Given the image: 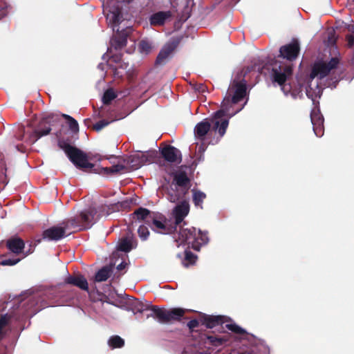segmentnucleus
I'll list each match as a JSON object with an SVG mask.
<instances>
[{
  "mask_svg": "<svg viewBox=\"0 0 354 354\" xmlns=\"http://www.w3.org/2000/svg\"><path fill=\"white\" fill-rule=\"evenodd\" d=\"M171 184L173 185V187L176 186L187 192L189 189V180L185 173L176 174Z\"/></svg>",
  "mask_w": 354,
  "mask_h": 354,
  "instance_id": "nucleus-21",
  "label": "nucleus"
},
{
  "mask_svg": "<svg viewBox=\"0 0 354 354\" xmlns=\"http://www.w3.org/2000/svg\"><path fill=\"white\" fill-rule=\"evenodd\" d=\"M189 211V205L187 201L183 200L180 204L177 205L173 210V215L175 218V230L183 221L185 216Z\"/></svg>",
  "mask_w": 354,
  "mask_h": 354,
  "instance_id": "nucleus-16",
  "label": "nucleus"
},
{
  "mask_svg": "<svg viewBox=\"0 0 354 354\" xmlns=\"http://www.w3.org/2000/svg\"><path fill=\"white\" fill-rule=\"evenodd\" d=\"M226 335H200L198 347L201 353L213 354L219 352L227 343ZM239 354H253L250 352H243Z\"/></svg>",
  "mask_w": 354,
  "mask_h": 354,
  "instance_id": "nucleus-9",
  "label": "nucleus"
},
{
  "mask_svg": "<svg viewBox=\"0 0 354 354\" xmlns=\"http://www.w3.org/2000/svg\"><path fill=\"white\" fill-rule=\"evenodd\" d=\"M6 245L12 252L18 254L22 252L25 243L21 239L14 236L7 241Z\"/></svg>",
  "mask_w": 354,
  "mask_h": 354,
  "instance_id": "nucleus-23",
  "label": "nucleus"
},
{
  "mask_svg": "<svg viewBox=\"0 0 354 354\" xmlns=\"http://www.w3.org/2000/svg\"><path fill=\"white\" fill-rule=\"evenodd\" d=\"M100 214L95 207H91L75 217L63 222L59 226L51 227L43 232L42 239L47 241H59L64 238L69 229L73 231L88 229L98 219Z\"/></svg>",
  "mask_w": 354,
  "mask_h": 354,
  "instance_id": "nucleus-4",
  "label": "nucleus"
},
{
  "mask_svg": "<svg viewBox=\"0 0 354 354\" xmlns=\"http://www.w3.org/2000/svg\"><path fill=\"white\" fill-rule=\"evenodd\" d=\"M140 50L142 53L148 54L152 49L151 43L147 40H142L140 42Z\"/></svg>",
  "mask_w": 354,
  "mask_h": 354,
  "instance_id": "nucleus-34",
  "label": "nucleus"
},
{
  "mask_svg": "<svg viewBox=\"0 0 354 354\" xmlns=\"http://www.w3.org/2000/svg\"><path fill=\"white\" fill-rule=\"evenodd\" d=\"M150 310L151 313L147 315V318L153 317L156 319L159 323L165 324L171 321H178L183 316L185 310L183 308H172L167 310L159 308L156 306L140 304L138 307V311L142 313L145 310Z\"/></svg>",
  "mask_w": 354,
  "mask_h": 354,
  "instance_id": "nucleus-7",
  "label": "nucleus"
},
{
  "mask_svg": "<svg viewBox=\"0 0 354 354\" xmlns=\"http://www.w3.org/2000/svg\"><path fill=\"white\" fill-rule=\"evenodd\" d=\"M36 297L30 295L26 297L18 296L12 299L0 301V340L7 334L13 321H21L32 317L41 310L37 306Z\"/></svg>",
  "mask_w": 354,
  "mask_h": 354,
  "instance_id": "nucleus-3",
  "label": "nucleus"
},
{
  "mask_svg": "<svg viewBox=\"0 0 354 354\" xmlns=\"http://www.w3.org/2000/svg\"><path fill=\"white\" fill-rule=\"evenodd\" d=\"M177 257L182 259V263L185 267H189L194 264L197 259L195 254L188 250H185L183 255L178 254Z\"/></svg>",
  "mask_w": 354,
  "mask_h": 354,
  "instance_id": "nucleus-28",
  "label": "nucleus"
},
{
  "mask_svg": "<svg viewBox=\"0 0 354 354\" xmlns=\"http://www.w3.org/2000/svg\"><path fill=\"white\" fill-rule=\"evenodd\" d=\"M171 15L170 11H159L149 17L150 24L153 26H162L170 19Z\"/></svg>",
  "mask_w": 354,
  "mask_h": 354,
  "instance_id": "nucleus-17",
  "label": "nucleus"
},
{
  "mask_svg": "<svg viewBox=\"0 0 354 354\" xmlns=\"http://www.w3.org/2000/svg\"><path fill=\"white\" fill-rule=\"evenodd\" d=\"M160 153L164 159L170 163L178 165L182 162L180 151L173 146L167 145L163 147Z\"/></svg>",
  "mask_w": 354,
  "mask_h": 354,
  "instance_id": "nucleus-13",
  "label": "nucleus"
},
{
  "mask_svg": "<svg viewBox=\"0 0 354 354\" xmlns=\"http://www.w3.org/2000/svg\"><path fill=\"white\" fill-rule=\"evenodd\" d=\"M224 316L204 315L203 324L209 328H213L225 322Z\"/></svg>",
  "mask_w": 354,
  "mask_h": 354,
  "instance_id": "nucleus-25",
  "label": "nucleus"
},
{
  "mask_svg": "<svg viewBox=\"0 0 354 354\" xmlns=\"http://www.w3.org/2000/svg\"><path fill=\"white\" fill-rule=\"evenodd\" d=\"M117 97V95L113 89L106 90L102 97V102L104 104H109L113 100Z\"/></svg>",
  "mask_w": 354,
  "mask_h": 354,
  "instance_id": "nucleus-32",
  "label": "nucleus"
},
{
  "mask_svg": "<svg viewBox=\"0 0 354 354\" xmlns=\"http://www.w3.org/2000/svg\"><path fill=\"white\" fill-rule=\"evenodd\" d=\"M62 148L77 167L83 170L92 169L94 167V165L88 162L87 155L82 151L69 145H64Z\"/></svg>",
  "mask_w": 354,
  "mask_h": 354,
  "instance_id": "nucleus-10",
  "label": "nucleus"
},
{
  "mask_svg": "<svg viewBox=\"0 0 354 354\" xmlns=\"http://www.w3.org/2000/svg\"><path fill=\"white\" fill-rule=\"evenodd\" d=\"M310 120L313 127V131L316 136L322 137L324 135V117L321 114L319 109L315 107L310 113Z\"/></svg>",
  "mask_w": 354,
  "mask_h": 354,
  "instance_id": "nucleus-14",
  "label": "nucleus"
},
{
  "mask_svg": "<svg viewBox=\"0 0 354 354\" xmlns=\"http://www.w3.org/2000/svg\"><path fill=\"white\" fill-rule=\"evenodd\" d=\"M132 0H122V2L124 3H130Z\"/></svg>",
  "mask_w": 354,
  "mask_h": 354,
  "instance_id": "nucleus-44",
  "label": "nucleus"
},
{
  "mask_svg": "<svg viewBox=\"0 0 354 354\" xmlns=\"http://www.w3.org/2000/svg\"><path fill=\"white\" fill-rule=\"evenodd\" d=\"M125 167L122 165L117 164L110 167H105L95 169L94 172L103 175H109L112 174L120 173L123 171Z\"/></svg>",
  "mask_w": 354,
  "mask_h": 354,
  "instance_id": "nucleus-26",
  "label": "nucleus"
},
{
  "mask_svg": "<svg viewBox=\"0 0 354 354\" xmlns=\"http://www.w3.org/2000/svg\"><path fill=\"white\" fill-rule=\"evenodd\" d=\"M132 224H135L137 225L140 224L138 228V234L139 237L142 241H146L149 236V227L146 223L143 221H138L137 219L133 218V214H132Z\"/></svg>",
  "mask_w": 354,
  "mask_h": 354,
  "instance_id": "nucleus-27",
  "label": "nucleus"
},
{
  "mask_svg": "<svg viewBox=\"0 0 354 354\" xmlns=\"http://www.w3.org/2000/svg\"><path fill=\"white\" fill-rule=\"evenodd\" d=\"M127 161L131 169H138L145 164L151 162L152 157L147 151H138L137 153L129 156L127 158Z\"/></svg>",
  "mask_w": 354,
  "mask_h": 354,
  "instance_id": "nucleus-12",
  "label": "nucleus"
},
{
  "mask_svg": "<svg viewBox=\"0 0 354 354\" xmlns=\"http://www.w3.org/2000/svg\"><path fill=\"white\" fill-rule=\"evenodd\" d=\"M299 51V45L297 41L283 46L280 48V57L286 59L288 61L295 59Z\"/></svg>",
  "mask_w": 354,
  "mask_h": 354,
  "instance_id": "nucleus-15",
  "label": "nucleus"
},
{
  "mask_svg": "<svg viewBox=\"0 0 354 354\" xmlns=\"http://www.w3.org/2000/svg\"><path fill=\"white\" fill-rule=\"evenodd\" d=\"M325 86H330V83H328V84H325Z\"/></svg>",
  "mask_w": 354,
  "mask_h": 354,
  "instance_id": "nucleus-47",
  "label": "nucleus"
},
{
  "mask_svg": "<svg viewBox=\"0 0 354 354\" xmlns=\"http://www.w3.org/2000/svg\"><path fill=\"white\" fill-rule=\"evenodd\" d=\"M226 327L231 331L237 334H245V330L235 324H226Z\"/></svg>",
  "mask_w": 354,
  "mask_h": 354,
  "instance_id": "nucleus-35",
  "label": "nucleus"
},
{
  "mask_svg": "<svg viewBox=\"0 0 354 354\" xmlns=\"http://www.w3.org/2000/svg\"><path fill=\"white\" fill-rule=\"evenodd\" d=\"M133 218L143 221L156 233L167 234L173 232V227L167 225L160 214L151 212L145 208L140 207L133 212Z\"/></svg>",
  "mask_w": 354,
  "mask_h": 354,
  "instance_id": "nucleus-6",
  "label": "nucleus"
},
{
  "mask_svg": "<svg viewBox=\"0 0 354 354\" xmlns=\"http://www.w3.org/2000/svg\"><path fill=\"white\" fill-rule=\"evenodd\" d=\"M176 242H179L178 246L181 244H187L195 250H199L203 245L208 243L209 239L205 233L202 232L200 230L196 232L195 227L183 228L179 227L178 239Z\"/></svg>",
  "mask_w": 354,
  "mask_h": 354,
  "instance_id": "nucleus-8",
  "label": "nucleus"
},
{
  "mask_svg": "<svg viewBox=\"0 0 354 354\" xmlns=\"http://www.w3.org/2000/svg\"><path fill=\"white\" fill-rule=\"evenodd\" d=\"M206 195L201 191L193 190V201L196 206L203 208L202 203Z\"/></svg>",
  "mask_w": 354,
  "mask_h": 354,
  "instance_id": "nucleus-30",
  "label": "nucleus"
},
{
  "mask_svg": "<svg viewBox=\"0 0 354 354\" xmlns=\"http://www.w3.org/2000/svg\"><path fill=\"white\" fill-rule=\"evenodd\" d=\"M59 120L56 114H48L42 118L37 129L30 135V141L35 142L41 137L48 135L51 131V126Z\"/></svg>",
  "mask_w": 354,
  "mask_h": 354,
  "instance_id": "nucleus-11",
  "label": "nucleus"
},
{
  "mask_svg": "<svg viewBox=\"0 0 354 354\" xmlns=\"http://www.w3.org/2000/svg\"><path fill=\"white\" fill-rule=\"evenodd\" d=\"M137 245L136 241L133 236H127L122 239L118 245V250L124 252H129Z\"/></svg>",
  "mask_w": 354,
  "mask_h": 354,
  "instance_id": "nucleus-24",
  "label": "nucleus"
},
{
  "mask_svg": "<svg viewBox=\"0 0 354 354\" xmlns=\"http://www.w3.org/2000/svg\"><path fill=\"white\" fill-rule=\"evenodd\" d=\"M65 283L75 286L83 290L87 291L88 290L87 280L84 276L80 274L68 276L66 278Z\"/></svg>",
  "mask_w": 354,
  "mask_h": 354,
  "instance_id": "nucleus-20",
  "label": "nucleus"
},
{
  "mask_svg": "<svg viewBox=\"0 0 354 354\" xmlns=\"http://www.w3.org/2000/svg\"><path fill=\"white\" fill-rule=\"evenodd\" d=\"M110 275V270L107 267H103L95 274V281L97 282L106 281Z\"/></svg>",
  "mask_w": 354,
  "mask_h": 354,
  "instance_id": "nucleus-29",
  "label": "nucleus"
},
{
  "mask_svg": "<svg viewBox=\"0 0 354 354\" xmlns=\"http://www.w3.org/2000/svg\"><path fill=\"white\" fill-rule=\"evenodd\" d=\"M339 64L336 57H333L327 63L317 61L313 66L312 71L304 82L298 79L299 88H293L291 85L292 80V66L290 62L277 61L272 67L271 78L274 86H279L286 96L292 99L301 98L303 91L306 96L311 99L315 105L316 98L320 97L322 93V81L330 74Z\"/></svg>",
  "mask_w": 354,
  "mask_h": 354,
  "instance_id": "nucleus-1",
  "label": "nucleus"
},
{
  "mask_svg": "<svg viewBox=\"0 0 354 354\" xmlns=\"http://www.w3.org/2000/svg\"><path fill=\"white\" fill-rule=\"evenodd\" d=\"M127 263H124V262H122L120 263L118 266H117V270H122L123 269L125 268V267L127 266Z\"/></svg>",
  "mask_w": 354,
  "mask_h": 354,
  "instance_id": "nucleus-40",
  "label": "nucleus"
},
{
  "mask_svg": "<svg viewBox=\"0 0 354 354\" xmlns=\"http://www.w3.org/2000/svg\"><path fill=\"white\" fill-rule=\"evenodd\" d=\"M211 124L207 119H205L198 123L194 128V135L197 140L203 141L208 131L210 130Z\"/></svg>",
  "mask_w": 354,
  "mask_h": 354,
  "instance_id": "nucleus-18",
  "label": "nucleus"
},
{
  "mask_svg": "<svg viewBox=\"0 0 354 354\" xmlns=\"http://www.w3.org/2000/svg\"><path fill=\"white\" fill-rule=\"evenodd\" d=\"M102 6L108 24L111 26L113 31L117 33V35L111 39V46L116 50L121 49L127 44V35L131 29L129 28L120 29V25L122 22V16L118 1L104 0Z\"/></svg>",
  "mask_w": 354,
  "mask_h": 354,
  "instance_id": "nucleus-5",
  "label": "nucleus"
},
{
  "mask_svg": "<svg viewBox=\"0 0 354 354\" xmlns=\"http://www.w3.org/2000/svg\"><path fill=\"white\" fill-rule=\"evenodd\" d=\"M20 261V259H6L1 262L2 266H14Z\"/></svg>",
  "mask_w": 354,
  "mask_h": 354,
  "instance_id": "nucleus-37",
  "label": "nucleus"
},
{
  "mask_svg": "<svg viewBox=\"0 0 354 354\" xmlns=\"http://www.w3.org/2000/svg\"><path fill=\"white\" fill-rule=\"evenodd\" d=\"M178 44V41L174 40L166 44L159 53L156 59V62L158 64L162 63L177 47Z\"/></svg>",
  "mask_w": 354,
  "mask_h": 354,
  "instance_id": "nucleus-19",
  "label": "nucleus"
},
{
  "mask_svg": "<svg viewBox=\"0 0 354 354\" xmlns=\"http://www.w3.org/2000/svg\"><path fill=\"white\" fill-rule=\"evenodd\" d=\"M199 322L197 319H192L189 321L187 324V326L190 329H194L195 328H197L198 326Z\"/></svg>",
  "mask_w": 354,
  "mask_h": 354,
  "instance_id": "nucleus-38",
  "label": "nucleus"
},
{
  "mask_svg": "<svg viewBox=\"0 0 354 354\" xmlns=\"http://www.w3.org/2000/svg\"><path fill=\"white\" fill-rule=\"evenodd\" d=\"M63 117L68 120L70 129L73 132H77L79 130L77 122L68 115L64 114Z\"/></svg>",
  "mask_w": 354,
  "mask_h": 354,
  "instance_id": "nucleus-33",
  "label": "nucleus"
},
{
  "mask_svg": "<svg viewBox=\"0 0 354 354\" xmlns=\"http://www.w3.org/2000/svg\"><path fill=\"white\" fill-rule=\"evenodd\" d=\"M109 346L112 348H121L123 346L124 342L122 338L118 335H114L110 337L108 342Z\"/></svg>",
  "mask_w": 354,
  "mask_h": 354,
  "instance_id": "nucleus-31",
  "label": "nucleus"
},
{
  "mask_svg": "<svg viewBox=\"0 0 354 354\" xmlns=\"http://www.w3.org/2000/svg\"><path fill=\"white\" fill-rule=\"evenodd\" d=\"M110 122H111L110 121H107L106 120H102L97 122L96 124H95L93 126V128L97 131H100L104 127L107 126Z\"/></svg>",
  "mask_w": 354,
  "mask_h": 354,
  "instance_id": "nucleus-36",
  "label": "nucleus"
},
{
  "mask_svg": "<svg viewBox=\"0 0 354 354\" xmlns=\"http://www.w3.org/2000/svg\"><path fill=\"white\" fill-rule=\"evenodd\" d=\"M106 66H107V64H104V63H100V64H98L97 68H98L99 69H100L101 71H104V70H105V68H106Z\"/></svg>",
  "mask_w": 354,
  "mask_h": 354,
  "instance_id": "nucleus-41",
  "label": "nucleus"
},
{
  "mask_svg": "<svg viewBox=\"0 0 354 354\" xmlns=\"http://www.w3.org/2000/svg\"><path fill=\"white\" fill-rule=\"evenodd\" d=\"M112 59H113V60L114 62H118L120 61V57L119 56H118V55H114V56L112 57Z\"/></svg>",
  "mask_w": 354,
  "mask_h": 354,
  "instance_id": "nucleus-42",
  "label": "nucleus"
},
{
  "mask_svg": "<svg viewBox=\"0 0 354 354\" xmlns=\"http://www.w3.org/2000/svg\"><path fill=\"white\" fill-rule=\"evenodd\" d=\"M33 250H34V248L32 250H29L28 252H26L25 256H27L28 254L32 253L33 252Z\"/></svg>",
  "mask_w": 354,
  "mask_h": 354,
  "instance_id": "nucleus-43",
  "label": "nucleus"
},
{
  "mask_svg": "<svg viewBox=\"0 0 354 354\" xmlns=\"http://www.w3.org/2000/svg\"><path fill=\"white\" fill-rule=\"evenodd\" d=\"M102 58H103V59H104V58H105V55H103Z\"/></svg>",
  "mask_w": 354,
  "mask_h": 354,
  "instance_id": "nucleus-48",
  "label": "nucleus"
},
{
  "mask_svg": "<svg viewBox=\"0 0 354 354\" xmlns=\"http://www.w3.org/2000/svg\"><path fill=\"white\" fill-rule=\"evenodd\" d=\"M41 239H38L35 240L36 243H39L41 242Z\"/></svg>",
  "mask_w": 354,
  "mask_h": 354,
  "instance_id": "nucleus-45",
  "label": "nucleus"
},
{
  "mask_svg": "<svg viewBox=\"0 0 354 354\" xmlns=\"http://www.w3.org/2000/svg\"><path fill=\"white\" fill-rule=\"evenodd\" d=\"M98 156H99L97 155V156H95V158H97V160H102V158H98Z\"/></svg>",
  "mask_w": 354,
  "mask_h": 354,
  "instance_id": "nucleus-46",
  "label": "nucleus"
},
{
  "mask_svg": "<svg viewBox=\"0 0 354 354\" xmlns=\"http://www.w3.org/2000/svg\"><path fill=\"white\" fill-rule=\"evenodd\" d=\"M187 192L176 186L173 187V185L170 184L167 191V198L171 203H176L183 199Z\"/></svg>",
  "mask_w": 354,
  "mask_h": 354,
  "instance_id": "nucleus-22",
  "label": "nucleus"
},
{
  "mask_svg": "<svg viewBox=\"0 0 354 354\" xmlns=\"http://www.w3.org/2000/svg\"><path fill=\"white\" fill-rule=\"evenodd\" d=\"M347 41L348 46L354 48V35L348 36Z\"/></svg>",
  "mask_w": 354,
  "mask_h": 354,
  "instance_id": "nucleus-39",
  "label": "nucleus"
},
{
  "mask_svg": "<svg viewBox=\"0 0 354 354\" xmlns=\"http://www.w3.org/2000/svg\"><path fill=\"white\" fill-rule=\"evenodd\" d=\"M250 71V68L247 67L234 73L226 95L222 102L221 109L214 113L212 118V130L218 132L220 138L225 135L229 124V119H223V117L227 116L231 118L241 111L247 103L246 100L241 107L234 112H230L232 105L240 102L247 95V81L245 77Z\"/></svg>",
  "mask_w": 354,
  "mask_h": 354,
  "instance_id": "nucleus-2",
  "label": "nucleus"
}]
</instances>
